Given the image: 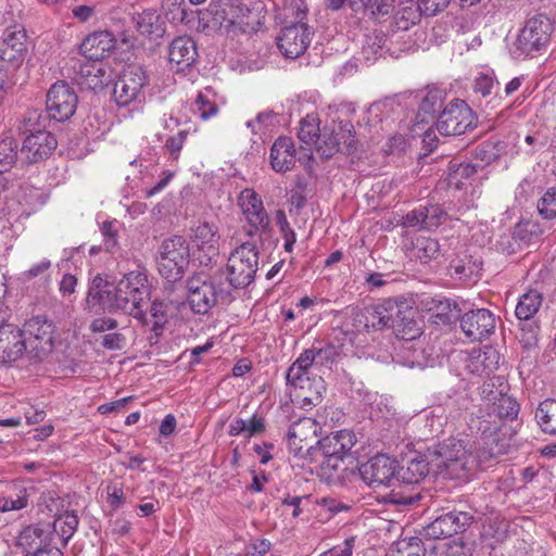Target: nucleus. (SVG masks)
<instances>
[{"label":"nucleus","instance_id":"obj_5","mask_svg":"<svg viewBox=\"0 0 556 556\" xmlns=\"http://www.w3.org/2000/svg\"><path fill=\"white\" fill-rule=\"evenodd\" d=\"M258 265V251L252 242H244L229 256L227 288L240 289L249 286L255 277Z\"/></svg>","mask_w":556,"mask_h":556},{"label":"nucleus","instance_id":"obj_60","mask_svg":"<svg viewBox=\"0 0 556 556\" xmlns=\"http://www.w3.org/2000/svg\"><path fill=\"white\" fill-rule=\"evenodd\" d=\"M188 131L179 130L175 136L167 139L165 148L168 150L170 156L175 160L178 159L179 152L181 151L185 141L187 139Z\"/></svg>","mask_w":556,"mask_h":556},{"label":"nucleus","instance_id":"obj_12","mask_svg":"<svg viewBox=\"0 0 556 556\" xmlns=\"http://www.w3.org/2000/svg\"><path fill=\"white\" fill-rule=\"evenodd\" d=\"M359 475L369 486L390 485L395 478L397 463L395 459L378 454L359 466Z\"/></svg>","mask_w":556,"mask_h":556},{"label":"nucleus","instance_id":"obj_30","mask_svg":"<svg viewBox=\"0 0 556 556\" xmlns=\"http://www.w3.org/2000/svg\"><path fill=\"white\" fill-rule=\"evenodd\" d=\"M477 174V166L452 160L448 164L447 185L450 188L463 189L471 185Z\"/></svg>","mask_w":556,"mask_h":556},{"label":"nucleus","instance_id":"obj_47","mask_svg":"<svg viewBox=\"0 0 556 556\" xmlns=\"http://www.w3.org/2000/svg\"><path fill=\"white\" fill-rule=\"evenodd\" d=\"M492 412L500 418L514 419L519 413V404L503 392L492 405Z\"/></svg>","mask_w":556,"mask_h":556},{"label":"nucleus","instance_id":"obj_34","mask_svg":"<svg viewBox=\"0 0 556 556\" xmlns=\"http://www.w3.org/2000/svg\"><path fill=\"white\" fill-rule=\"evenodd\" d=\"M353 111L354 110L350 106H343L341 110H339L338 125L332 129V134L341 140L343 147L346 148V150L354 148L355 130L352 122L344 116Z\"/></svg>","mask_w":556,"mask_h":556},{"label":"nucleus","instance_id":"obj_22","mask_svg":"<svg viewBox=\"0 0 556 556\" xmlns=\"http://www.w3.org/2000/svg\"><path fill=\"white\" fill-rule=\"evenodd\" d=\"M112 79L111 68L98 61L87 60L79 66L77 81L83 88L103 89Z\"/></svg>","mask_w":556,"mask_h":556},{"label":"nucleus","instance_id":"obj_46","mask_svg":"<svg viewBox=\"0 0 556 556\" xmlns=\"http://www.w3.org/2000/svg\"><path fill=\"white\" fill-rule=\"evenodd\" d=\"M17 161V143L13 138L0 141V173L10 170Z\"/></svg>","mask_w":556,"mask_h":556},{"label":"nucleus","instance_id":"obj_48","mask_svg":"<svg viewBox=\"0 0 556 556\" xmlns=\"http://www.w3.org/2000/svg\"><path fill=\"white\" fill-rule=\"evenodd\" d=\"M391 302L376 305L372 309L368 311L366 317L368 323H371L374 328L390 327L393 324L392 314L389 313V307H392Z\"/></svg>","mask_w":556,"mask_h":556},{"label":"nucleus","instance_id":"obj_37","mask_svg":"<svg viewBox=\"0 0 556 556\" xmlns=\"http://www.w3.org/2000/svg\"><path fill=\"white\" fill-rule=\"evenodd\" d=\"M215 92L211 87L201 90L193 104V111L202 118L208 119L218 112V105L215 101Z\"/></svg>","mask_w":556,"mask_h":556},{"label":"nucleus","instance_id":"obj_6","mask_svg":"<svg viewBox=\"0 0 556 556\" xmlns=\"http://www.w3.org/2000/svg\"><path fill=\"white\" fill-rule=\"evenodd\" d=\"M435 125L443 136H460L477 126V117L465 101L455 99L444 106Z\"/></svg>","mask_w":556,"mask_h":556},{"label":"nucleus","instance_id":"obj_8","mask_svg":"<svg viewBox=\"0 0 556 556\" xmlns=\"http://www.w3.org/2000/svg\"><path fill=\"white\" fill-rule=\"evenodd\" d=\"M147 74L139 65H128L114 84L113 96L119 106L144 99L143 87L147 85Z\"/></svg>","mask_w":556,"mask_h":556},{"label":"nucleus","instance_id":"obj_26","mask_svg":"<svg viewBox=\"0 0 556 556\" xmlns=\"http://www.w3.org/2000/svg\"><path fill=\"white\" fill-rule=\"evenodd\" d=\"M114 47L112 34L102 30L88 35L80 45V52L87 60L101 62Z\"/></svg>","mask_w":556,"mask_h":556},{"label":"nucleus","instance_id":"obj_56","mask_svg":"<svg viewBox=\"0 0 556 556\" xmlns=\"http://www.w3.org/2000/svg\"><path fill=\"white\" fill-rule=\"evenodd\" d=\"M276 115L271 111H265L257 114L255 119L248 121L247 127L252 129L253 134H257L263 129H267L274 125Z\"/></svg>","mask_w":556,"mask_h":556},{"label":"nucleus","instance_id":"obj_63","mask_svg":"<svg viewBox=\"0 0 556 556\" xmlns=\"http://www.w3.org/2000/svg\"><path fill=\"white\" fill-rule=\"evenodd\" d=\"M265 431V418L254 414L251 419L245 420V435L244 438H252Z\"/></svg>","mask_w":556,"mask_h":556},{"label":"nucleus","instance_id":"obj_54","mask_svg":"<svg viewBox=\"0 0 556 556\" xmlns=\"http://www.w3.org/2000/svg\"><path fill=\"white\" fill-rule=\"evenodd\" d=\"M442 94L438 90H431L424 97L419 111L434 117L435 113L442 108Z\"/></svg>","mask_w":556,"mask_h":556},{"label":"nucleus","instance_id":"obj_27","mask_svg":"<svg viewBox=\"0 0 556 556\" xmlns=\"http://www.w3.org/2000/svg\"><path fill=\"white\" fill-rule=\"evenodd\" d=\"M269 160L275 172L291 170L295 165V149L292 139L278 137L270 148Z\"/></svg>","mask_w":556,"mask_h":556},{"label":"nucleus","instance_id":"obj_19","mask_svg":"<svg viewBox=\"0 0 556 556\" xmlns=\"http://www.w3.org/2000/svg\"><path fill=\"white\" fill-rule=\"evenodd\" d=\"M201 21L213 30L230 31L237 24V8L229 0L210 3Z\"/></svg>","mask_w":556,"mask_h":556},{"label":"nucleus","instance_id":"obj_25","mask_svg":"<svg viewBox=\"0 0 556 556\" xmlns=\"http://www.w3.org/2000/svg\"><path fill=\"white\" fill-rule=\"evenodd\" d=\"M321 456L348 457L356 443L355 434L350 430L331 432L317 441Z\"/></svg>","mask_w":556,"mask_h":556},{"label":"nucleus","instance_id":"obj_39","mask_svg":"<svg viewBox=\"0 0 556 556\" xmlns=\"http://www.w3.org/2000/svg\"><path fill=\"white\" fill-rule=\"evenodd\" d=\"M535 418L541 429L549 434H556V401L545 400L540 403Z\"/></svg>","mask_w":556,"mask_h":556},{"label":"nucleus","instance_id":"obj_45","mask_svg":"<svg viewBox=\"0 0 556 556\" xmlns=\"http://www.w3.org/2000/svg\"><path fill=\"white\" fill-rule=\"evenodd\" d=\"M415 255L422 263H428L440 253V244L437 239L420 237L414 243Z\"/></svg>","mask_w":556,"mask_h":556},{"label":"nucleus","instance_id":"obj_58","mask_svg":"<svg viewBox=\"0 0 556 556\" xmlns=\"http://www.w3.org/2000/svg\"><path fill=\"white\" fill-rule=\"evenodd\" d=\"M468 456H470V464L472 470L475 465L479 468L489 466L490 460H492L495 457V454L490 447L479 446L476 448L475 455L470 453L468 454Z\"/></svg>","mask_w":556,"mask_h":556},{"label":"nucleus","instance_id":"obj_36","mask_svg":"<svg viewBox=\"0 0 556 556\" xmlns=\"http://www.w3.org/2000/svg\"><path fill=\"white\" fill-rule=\"evenodd\" d=\"M79 520L74 511L60 514L53 522V531L61 539L64 545L72 539L77 530Z\"/></svg>","mask_w":556,"mask_h":556},{"label":"nucleus","instance_id":"obj_32","mask_svg":"<svg viewBox=\"0 0 556 556\" xmlns=\"http://www.w3.org/2000/svg\"><path fill=\"white\" fill-rule=\"evenodd\" d=\"M29 490L23 481L13 482L10 486V493L0 498V511L7 513L20 510L28 505Z\"/></svg>","mask_w":556,"mask_h":556},{"label":"nucleus","instance_id":"obj_33","mask_svg":"<svg viewBox=\"0 0 556 556\" xmlns=\"http://www.w3.org/2000/svg\"><path fill=\"white\" fill-rule=\"evenodd\" d=\"M349 3L353 11H363L375 20L392 14L395 7V0H349Z\"/></svg>","mask_w":556,"mask_h":556},{"label":"nucleus","instance_id":"obj_43","mask_svg":"<svg viewBox=\"0 0 556 556\" xmlns=\"http://www.w3.org/2000/svg\"><path fill=\"white\" fill-rule=\"evenodd\" d=\"M147 319H138L143 325L150 326L155 333L161 331L167 323V305L162 301H153L150 305Z\"/></svg>","mask_w":556,"mask_h":556},{"label":"nucleus","instance_id":"obj_17","mask_svg":"<svg viewBox=\"0 0 556 556\" xmlns=\"http://www.w3.org/2000/svg\"><path fill=\"white\" fill-rule=\"evenodd\" d=\"M58 141L50 131H37L25 137L21 155L28 163H38L48 159L55 150Z\"/></svg>","mask_w":556,"mask_h":556},{"label":"nucleus","instance_id":"obj_35","mask_svg":"<svg viewBox=\"0 0 556 556\" xmlns=\"http://www.w3.org/2000/svg\"><path fill=\"white\" fill-rule=\"evenodd\" d=\"M49 119V114L43 113L40 109H29L24 114L20 122L18 129L23 134H34L37 131H48L47 125Z\"/></svg>","mask_w":556,"mask_h":556},{"label":"nucleus","instance_id":"obj_64","mask_svg":"<svg viewBox=\"0 0 556 556\" xmlns=\"http://www.w3.org/2000/svg\"><path fill=\"white\" fill-rule=\"evenodd\" d=\"M354 546L355 538L351 536L345 539L341 544H338L324 553L326 556H352Z\"/></svg>","mask_w":556,"mask_h":556},{"label":"nucleus","instance_id":"obj_18","mask_svg":"<svg viewBox=\"0 0 556 556\" xmlns=\"http://www.w3.org/2000/svg\"><path fill=\"white\" fill-rule=\"evenodd\" d=\"M26 352L22 330L0 319V363L9 364L17 361Z\"/></svg>","mask_w":556,"mask_h":556},{"label":"nucleus","instance_id":"obj_11","mask_svg":"<svg viewBox=\"0 0 556 556\" xmlns=\"http://www.w3.org/2000/svg\"><path fill=\"white\" fill-rule=\"evenodd\" d=\"M78 98L75 90L64 81L53 84L47 93V113L51 119L65 122L77 108Z\"/></svg>","mask_w":556,"mask_h":556},{"label":"nucleus","instance_id":"obj_9","mask_svg":"<svg viewBox=\"0 0 556 556\" xmlns=\"http://www.w3.org/2000/svg\"><path fill=\"white\" fill-rule=\"evenodd\" d=\"M29 48L26 30L21 25L7 27L0 41V60L8 68L17 70L24 63Z\"/></svg>","mask_w":556,"mask_h":556},{"label":"nucleus","instance_id":"obj_15","mask_svg":"<svg viewBox=\"0 0 556 556\" xmlns=\"http://www.w3.org/2000/svg\"><path fill=\"white\" fill-rule=\"evenodd\" d=\"M328 352L323 349L304 350L289 367L286 375L287 382L294 388L304 389L305 383L309 381L311 370L317 365H323L321 361Z\"/></svg>","mask_w":556,"mask_h":556},{"label":"nucleus","instance_id":"obj_55","mask_svg":"<svg viewBox=\"0 0 556 556\" xmlns=\"http://www.w3.org/2000/svg\"><path fill=\"white\" fill-rule=\"evenodd\" d=\"M397 545V552L402 556H425V548L418 538L404 539Z\"/></svg>","mask_w":556,"mask_h":556},{"label":"nucleus","instance_id":"obj_41","mask_svg":"<svg viewBox=\"0 0 556 556\" xmlns=\"http://www.w3.org/2000/svg\"><path fill=\"white\" fill-rule=\"evenodd\" d=\"M42 536L43 530L38 525H30L21 531L17 544L30 556L34 551L41 548Z\"/></svg>","mask_w":556,"mask_h":556},{"label":"nucleus","instance_id":"obj_57","mask_svg":"<svg viewBox=\"0 0 556 556\" xmlns=\"http://www.w3.org/2000/svg\"><path fill=\"white\" fill-rule=\"evenodd\" d=\"M427 210L424 206H419L408 212L404 217L402 224L405 227H417L419 229H426Z\"/></svg>","mask_w":556,"mask_h":556},{"label":"nucleus","instance_id":"obj_42","mask_svg":"<svg viewBox=\"0 0 556 556\" xmlns=\"http://www.w3.org/2000/svg\"><path fill=\"white\" fill-rule=\"evenodd\" d=\"M320 135L319 118L315 114H307L301 119L298 137L306 146L316 144Z\"/></svg>","mask_w":556,"mask_h":556},{"label":"nucleus","instance_id":"obj_50","mask_svg":"<svg viewBox=\"0 0 556 556\" xmlns=\"http://www.w3.org/2000/svg\"><path fill=\"white\" fill-rule=\"evenodd\" d=\"M101 233L103 237V245L106 252L114 254L119 250L118 247V222L110 220L104 222L101 226Z\"/></svg>","mask_w":556,"mask_h":556},{"label":"nucleus","instance_id":"obj_31","mask_svg":"<svg viewBox=\"0 0 556 556\" xmlns=\"http://www.w3.org/2000/svg\"><path fill=\"white\" fill-rule=\"evenodd\" d=\"M399 478L406 484H415L424 480L429 473V464L421 455L408 458L405 464L396 470Z\"/></svg>","mask_w":556,"mask_h":556},{"label":"nucleus","instance_id":"obj_44","mask_svg":"<svg viewBox=\"0 0 556 556\" xmlns=\"http://www.w3.org/2000/svg\"><path fill=\"white\" fill-rule=\"evenodd\" d=\"M448 525V519L444 511H442L433 521L424 527L422 534L425 538L430 540H440L452 536L454 533Z\"/></svg>","mask_w":556,"mask_h":556},{"label":"nucleus","instance_id":"obj_38","mask_svg":"<svg viewBox=\"0 0 556 556\" xmlns=\"http://www.w3.org/2000/svg\"><path fill=\"white\" fill-rule=\"evenodd\" d=\"M319 462L318 475L327 482H333L340 479L341 473L346 469L345 457L341 456H321Z\"/></svg>","mask_w":556,"mask_h":556},{"label":"nucleus","instance_id":"obj_49","mask_svg":"<svg viewBox=\"0 0 556 556\" xmlns=\"http://www.w3.org/2000/svg\"><path fill=\"white\" fill-rule=\"evenodd\" d=\"M341 146H343V143L332 132L330 135L320 134L315 144V150L320 157L329 159L341 149Z\"/></svg>","mask_w":556,"mask_h":556},{"label":"nucleus","instance_id":"obj_7","mask_svg":"<svg viewBox=\"0 0 556 556\" xmlns=\"http://www.w3.org/2000/svg\"><path fill=\"white\" fill-rule=\"evenodd\" d=\"M54 325L42 316H36L24 324L23 340L26 343V352L35 358L41 359L53 351Z\"/></svg>","mask_w":556,"mask_h":556},{"label":"nucleus","instance_id":"obj_10","mask_svg":"<svg viewBox=\"0 0 556 556\" xmlns=\"http://www.w3.org/2000/svg\"><path fill=\"white\" fill-rule=\"evenodd\" d=\"M543 296L536 290L523 293L517 303L515 315L525 324L521 326L520 342L525 348H532L538 342L539 326L531 321L542 305Z\"/></svg>","mask_w":556,"mask_h":556},{"label":"nucleus","instance_id":"obj_28","mask_svg":"<svg viewBox=\"0 0 556 556\" xmlns=\"http://www.w3.org/2000/svg\"><path fill=\"white\" fill-rule=\"evenodd\" d=\"M114 287L102 275L93 277L87 293V303L91 308L113 312Z\"/></svg>","mask_w":556,"mask_h":556},{"label":"nucleus","instance_id":"obj_21","mask_svg":"<svg viewBox=\"0 0 556 556\" xmlns=\"http://www.w3.org/2000/svg\"><path fill=\"white\" fill-rule=\"evenodd\" d=\"M500 353L492 346L473 349L465 359L468 374L478 377H490L498 367Z\"/></svg>","mask_w":556,"mask_h":556},{"label":"nucleus","instance_id":"obj_51","mask_svg":"<svg viewBox=\"0 0 556 556\" xmlns=\"http://www.w3.org/2000/svg\"><path fill=\"white\" fill-rule=\"evenodd\" d=\"M538 212L545 219L556 217V187L548 188L538 201Z\"/></svg>","mask_w":556,"mask_h":556},{"label":"nucleus","instance_id":"obj_59","mask_svg":"<svg viewBox=\"0 0 556 556\" xmlns=\"http://www.w3.org/2000/svg\"><path fill=\"white\" fill-rule=\"evenodd\" d=\"M451 0H418V10L421 14L432 16L443 11Z\"/></svg>","mask_w":556,"mask_h":556},{"label":"nucleus","instance_id":"obj_14","mask_svg":"<svg viewBox=\"0 0 556 556\" xmlns=\"http://www.w3.org/2000/svg\"><path fill=\"white\" fill-rule=\"evenodd\" d=\"M312 31L306 24L299 23L285 27L277 38L280 52L290 59L302 55L312 40Z\"/></svg>","mask_w":556,"mask_h":556},{"label":"nucleus","instance_id":"obj_2","mask_svg":"<svg viewBox=\"0 0 556 556\" xmlns=\"http://www.w3.org/2000/svg\"><path fill=\"white\" fill-rule=\"evenodd\" d=\"M188 303L197 314H206L218 302H227L230 289L222 278L197 274L187 281Z\"/></svg>","mask_w":556,"mask_h":556},{"label":"nucleus","instance_id":"obj_61","mask_svg":"<svg viewBox=\"0 0 556 556\" xmlns=\"http://www.w3.org/2000/svg\"><path fill=\"white\" fill-rule=\"evenodd\" d=\"M384 42L386 39L382 35L367 36L365 45L363 46V53L366 55V59H370L369 54L376 55L379 53L382 50Z\"/></svg>","mask_w":556,"mask_h":556},{"label":"nucleus","instance_id":"obj_62","mask_svg":"<svg viewBox=\"0 0 556 556\" xmlns=\"http://www.w3.org/2000/svg\"><path fill=\"white\" fill-rule=\"evenodd\" d=\"M424 208L427 210V220H426V229L431 230L433 228H437L444 219H445V212L437 206H424Z\"/></svg>","mask_w":556,"mask_h":556},{"label":"nucleus","instance_id":"obj_1","mask_svg":"<svg viewBox=\"0 0 556 556\" xmlns=\"http://www.w3.org/2000/svg\"><path fill=\"white\" fill-rule=\"evenodd\" d=\"M151 296V286L144 269L131 270L114 287L113 312L121 311L136 319H147L144 306Z\"/></svg>","mask_w":556,"mask_h":556},{"label":"nucleus","instance_id":"obj_13","mask_svg":"<svg viewBox=\"0 0 556 556\" xmlns=\"http://www.w3.org/2000/svg\"><path fill=\"white\" fill-rule=\"evenodd\" d=\"M238 201L250 226L248 235L252 237L257 232L266 231L269 227V217L261 197L252 189H244Z\"/></svg>","mask_w":556,"mask_h":556},{"label":"nucleus","instance_id":"obj_16","mask_svg":"<svg viewBox=\"0 0 556 556\" xmlns=\"http://www.w3.org/2000/svg\"><path fill=\"white\" fill-rule=\"evenodd\" d=\"M460 328L471 341H481L495 330V316L486 308L471 309L460 318Z\"/></svg>","mask_w":556,"mask_h":556},{"label":"nucleus","instance_id":"obj_3","mask_svg":"<svg viewBox=\"0 0 556 556\" xmlns=\"http://www.w3.org/2000/svg\"><path fill=\"white\" fill-rule=\"evenodd\" d=\"M553 30L547 16L539 14L529 18L514 41L510 54L518 60L533 58L549 42Z\"/></svg>","mask_w":556,"mask_h":556},{"label":"nucleus","instance_id":"obj_23","mask_svg":"<svg viewBox=\"0 0 556 556\" xmlns=\"http://www.w3.org/2000/svg\"><path fill=\"white\" fill-rule=\"evenodd\" d=\"M218 227L208 222L199 223L193 229V241L199 251L204 252V257L200 262L207 265L214 257L218 256L219 249Z\"/></svg>","mask_w":556,"mask_h":556},{"label":"nucleus","instance_id":"obj_40","mask_svg":"<svg viewBox=\"0 0 556 556\" xmlns=\"http://www.w3.org/2000/svg\"><path fill=\"white\" fill-rule=\"evenodd\" d=\"M318 430L319 426L314 419L303 417L294 421L289 427L288 432L291 438H300L307 443L313 444L316 441Z\"/></svg>","mask_w":556,"mask_h":556},{"label":"nucleus","instance_id":"obj_20","mask_svg":"<svg viewBox=\"0 0 556 556\" xmlns=\"http://www.w3.org/2000/svg\"><path fill=\"white\" fill-rule=\"evenodd\" d=\"M439 455L442 457L439 467L444 468L451 478L471 470L470 456L459 441L441 446Z\"/></svg>","mask_w":556,"mask_h":556},{"label":"nucleus","instance_id":"obj_53","mask_svg":"<svg viewBox=\"0 0 556 556\" xmlns=\"http://www.w3.org/2000/svg\"><path fill=\"white\" fill-rule=\"evenodd\" d=\"M476 265L471 262H465L464 260L453 261L450 265V275L454 279L469 280L476 271Z\"/></svg>","mask_w":556,"mask_h":556},{"label":"nucleus","instance_id":"obj_4","mask_svg":"<svg viewBox=\"0 0 556 556\" xmlns=\"http://www.w3.org/2000/svg\"><path fill=\"white\" fill-rule=\"evenodd\" d=\"M157 268L168 281L179 280L189 264L190 249L186 238L174 236L165 239L159 250Z\"/></svg>","mask_w":556,"mask_h":556},{"label":"nucleus","instance_id":"obj_52","mask_svg":"<svg viewBox=\"0 0 556 556\" xmlns=\"http://www.w3.org/2000/svg\"><path fill=\"white\" fill-rule=\"evenodd\" d=\"M444 514L454 534L464 532L472 522V516L466 511L448 510L444 511Z\"/></svg>","mask_w":556,"mask_h":556},{"label":"nucleus","instance_id":"obj_29","mask_svg":"<svg viewBox=\"0 0 556 556\" xmlns=\"http://www.w3.org/2000/svg\"><path fill=\"white\" fill-rule=\"evenodd\" d=\"M198 56L195 42L190 37L175 38L168 48V59L170 63L177 65L178 71L191 66Z\"/></svg>","mask_w":556,"mask_h":556},{"label":"nucleus","instance_id":"obj_24","mask_svg":"<svg viewBox=\"0 0 556 556\" xmlns=\"http://www.w3.org/2000/svg\"><path fill=\"white\" fill-rule=\"evenodd\" d=\"M475 100L480 106L490 108L491 110L502 104L503 97L500 93V85L495 78L488 74H479L472 86Z\"/></svg>","mask_w":556,"mask_h":556}]
</instances>
